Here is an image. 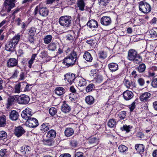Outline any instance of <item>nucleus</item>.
I'll return each instance as SVG.
<instances>
[{
    "label": "nucleus",
    "instance_id": "obj_1",
    "mask_svg": "<svg viewBox=\"0 0 157 157\" xmlns=\"http://www.w3.org/2000/svg\"><path fill=\"white\" fill-rule=\"evenodd\" d=\"M78 59L77 53L74 50H73L64 58L63 63L67 67H71L75 64Z\"/></svg>",
    "mask_w": 157,
    "mask_h": 157
},
{
    "label": "nucleus",
    "instance_id": "obj_2",
    "mask_svg": "<svg viewBox=\"0 0 157 157\" xmlns=\"http://www.w3.org/2000/svg\"><path fill=\"white\" fill-rule=\"evenodd\" d=\"M127 59L131 61H133L136 64H139L142 60L141 57L138 54L136 51L133 49H130L128 52Z\"/></svg>",
    "mask_w": 157,
    "mask_h": 157
},
{
    "label": "nucleus",
    "instance_id": "obj_3",
    "mask_svg": "<svg viewBox=\"0 0 157 157\" xmlns=\"http://www.w3.org/2000/svg\"><path fill=\"white\" fill-rule=\"evenodd\" d=\"M59 24L65 28H69L72 24V18L69 16L61 17L59 20Z\"/></svg>",
    "mask_w": 157,
    "mask_h": 157
},
{
    "label": "nucleus",
    "instance_id": "obj_4",
    "mask_svg": "<svg viewBox=\"0 0 157 157\" xmlns=\"http://www.w3.org/2000/svg\"><path fill=\"white\" fill-rule=\"evenodd\" d=\"M139 9L143 13H147L151 11V7L149 4L144 1H142L140 3Z\"/></svg>",
    "mask_w": 157,
    "mask_h": 157
},
{
    "label": "nucleus",
    "instance_id": "obj_5",
    "mask_svg": "<svg viewBox=\"0 0 157 157\" xmlns=\"http://www.w3.org/2000/svg\"><path fill=\"white\" fill-rule=\"evenodd\" d=\"M30 100V98L28 96L22 94L18 97L17 100L19 104L26 105L29 103Z\"/></svg>",
    "mask_w": 157,
    "mask_h": 157
},
{
    "label": "nucleus",
    "instance_id": "obj_6",
    "mask_svg": "<svg viewBox=\"0 0 157 157\" xmlns=\"http://www.w3.org/2000/svg\"><path fill=\"white\" fill-rule=\"evenodd\" d=\"M64 79L68 84H71L74 81L76 78L75 75V74L71 73H68L66 74H65L64 76Z\"/></svg>",
    "mask_w": 157,
    "mask_h": 157
},
{
    "label": "nucleus",
    "instance_id": "obj_7",
    "mask_svg": "<svg viewBox=\"0 0 157 157\" xmlns=\"http://www.w3.org/2000/svg\"><path fill=\"white\" fill-rule=\"evenodd\" d=\"M26 124L30 128H35L38 126L39 124L38 120L35 118L31 117L26 119Z\"/></svg>",
    "mask_w": 157,
    "mask_h": 157
},
{
    "label": "nucleus",
    "instance_id": "obj_8",
    "mask_svg": "<svg viewBox=\"0 0 157 157\" xmlns=\"http://www.w3.org/2000/svg\"><path fill=\"white\" fill-rule=\"evenodd\" d=\"M33 114L32 110L28 108H27L23 111L21 114V116L23 119L26 120L30 118Z\"/></svg>",
    "mask_w": 157,
    "mask_h": 157
},
{
    "label": "nucleus",
    "instance_id": "obj_9",
    "mask_svg": "<svg viewBox=\"0 0 157 157\" xmlns=\"http://www.w3.org/2000/svg\"><path fill=\"white\" fill-rule=\"evenodd\" d=\"M25 132L24 129L22 127L20 126L15 128L14 134L16 136L19 137L23 135Z\"/></svg>",
    "mask_w": 157,
    "mask_h": 157
},
{
    "label": "nucleus",
    "instance_id": "obj_10",
    "mask_svg": "<svg viewBox=\"0 0 157 157\" xmlns=\"http://www.w3.org/2000/svg\"><path fill=\"white\" fill-rule=\"evenodd\" d=\"M112 21L110 17L108 16H103L101 19V23L102 25L107 26L111 23Z\"/></svg>",
    "mask_w": 157,
    "mask_h": 157
},
{
    "label": "nucleus",
    "instance_id": "obj_11",
    "mask_svg": "<svg viewBox=\"0 0 157 157\" xmlns=\"http://www.w3.org/2000/svg\"><path fill=\"white\" fill-rule=\"evenodd\" d=\"M7 63L8 67H12L17 65L18 61L15 58H10L8 60Z\"/></svg>",
    "mask_w": 157,
    "mask_h": 157
},
{
    "label": "nucleus",
    "instance_id": "obj_12",
    "mask_svg": "<svg viewBox=\"0 0 157 157\" xmlns=\"http://www.w3.org/2000/svg\"><path fill=\"white\" fill-rule=\"evenodd\" d=\"M17 2V0H6L5 5L7 4L8 5V8L7 10V12H10L11 9L13 8L15 6V3Z\"/></svg>",
    "mask_w": 157,
    "mask_h": 157
},
{
    "label": "nucleus",
    "instance_id": "obj_13",
    "mask_svg": "<svg viewBox=\"0 0 157 157\" xmlns=\"http://www.w3.org/2000/svg\"><path fill=\"white\" fill-rule=\"evenodd\" d=\"M151 96V94L148 92L143 93L140 96V100L141 101L145 102L149 100Z\"/></svg>",
    "mask_w": 157,
    "mask_h": 157
},
{
    "label": "nucleus",
    "instance_id": "obj_14",
    "mask_svg": "<svg viewBox=\"0 0 157 157\" xmlns=\"http://www.w3.org/2000/svg\"><path fill=\"white\" fill-rule=\"evenodd\" d=\"M124 99L126 100H129L131 99L133 97V93L131 91L126 90L123 93Z\"/></svg>",
    "mask_w": 157,
    "mask_h": 157
},
{
    "label": "nucleus",
    "instance_id": "obj_15",
    "mask_svg": "<svg viewBox=\"0 0 157 157\" xmlns=\"http://www.w3.org/2000/svg\"><path fill=\"white\" fill-rule=\"evenodd\" d=\"M19 116L18 113L16 110H13L11 111L10 114V118L13 121L17 120Z\"/></svg>",
    "mask_w": 157,
    "mask_h": 157
},
{
    "label": "nucleus",
    "instance_id": "obj_16",
    "mask_svg": "<svg viewBox=\"0 0 157 157\" xmlns=\"http://www.w3.org/2000/svg\"><path fill=\"white\" fill-rule=\"evenodd\" d=\"M87 25L90 28H96L98 27L97 22L95 20H91L89 21L87 24Z\"/></svg>",
    "mask_w": 157,
    "mask_h": 157
},
{
    "label": "nucleus",
    "instance_id": "obj_17",
    "mask_svg": "<svg viewBox=\"0 0 157 157\" xmlns=\"http://www.w3.org/2000/svg\"><path fill=\"white\" fill-rule=\"evenodd\" d=\"M21 37L20 35L18 33L14 36L10 41L13 44L16 46L19 40Z\"/></svg>",
    "mask_w": 157,
    "mask_h": 157
},
{
    "label": "nucleus",
    "instance_id": "obj_18",
    "mask_svg": "<svg viewBox=\"0 0 157 157\" xmlns=\"http://www.w3.org/2000/svg\"><path fill=\"white\" fill-rule=\"evenodd\" d=\"M108 66L109 69L112 72L116 71L118 68V65L117 64L114 63H109Z\"/></svg>",
    "mask_w": 157,
    "mask_h": 157
},
{
    "label": "nucleus",
    "instance_id": "obj_19",
    "mask_svg": "<svg viewBox=\"0 0 157 157\" xmlns=\"http://www.w3.org/2000/svg\"><path fill=\"white\" fill-rule=\"evenodd\" d=\"M39 12V14L43 17L47 16L48 13V11L46 8L41 7L40 8Z\"/></svg>",
    "mask_w": 157,
    "mask_h": 157
},
{
    "label": "nucleus",
    "instance_id": "obj_20",
    "mask_svg": "<svg viewBox=\"0 0 157 157\" xmlns=\"http://www.w3.org/2000/svg\"><path fill=\"white\" fill-rule=\"evenodd\" d=\"M71 110L70 107L66 104H64L61 107V110L64 113H68Z\"/></svg>",
    "mask_w": 157,
    "mask_h": 157
},
{
    "label": "nucleus",
    "instance_id": "obj_21",
    "mask_svg": "<svg viewBox=\"0 0 157 157\" xmlns=\"http://www.w3.org/2000/svg\"><path fill=\"white\" fill-rule=\"evenodd\" d=\"M50 125L47 123H43L40 126V130L43 132H46L49 129Z\"/></svg>",
    "mask_w": 157,
    "mask_h": 157
},
{
    "label": "nucleus",
    "instance_id": "obj_22",
    "mask_svg": "<svg viewBox=\"0 0 157 157\" xmlns=\"http://www.w3.org/2000/svg\"><path fill=\"white\" fill-rule=\"evenodd\" d=\"M83 57L86 60L89 62H91L93 59V58L90 54L87 52H85L83 56Z\"/></svg>",
    "mask_w": 157,
    "mask_h": 157
},
{
    "label": "nucleus",
    "instance_id": "obj_23",
    "mask_svg": "<svg viewBox=\"0 0 157 157\" xmlns=\"http://www.w3.org/2000/svg\"><path fill=\"white\" fill-rule=\"evenodd\" d=\"M55 93L58 95L60 96L65 93L64 89L62 87H57L55 90Z\"/></svg>",
    "mask_w": 157,
    "mask_h": 157
},
{
    "label": "nucleus",
    "instance_id": "obj_24",
    "mask_svg": "<svg viewBox=\"0 0 157 157\" xmlns=\"http://www.w3.org/2000/svg\"><path fill=\"white\" fill-rule=\"evenodd\" d=\"M99 142V138L95 137L90 138L89 140V142L90 144H92L93 146H94L98 144Z\"/></svg>",
    "mask_w": 157,
    "mask_h": 157
},
{
    "label": "nucleus",
    "instance_id": "obj_25",
    "mask_svg": "<svg viewBox=\"0 0 157 157\" xmlns=\"http://www.w3.org/2000/svg\"><path fill=\"white\" fill-rule=\"evenodd\" d=\"M78 85L80 87L85 86L87 82L85 79L82 77H78Z\"/></svg>",
    "mask_w": 157,
    "mask_h": 157
},
{
    "label": "nucleus",
    "instance_id": "obj_26",
    "mask_svg": "<svg viewBox=\"0 0 157 157\" xmlns=\"http://www.w3.org/2000/svg\"><path fill=\"white\" fill-rule=\"evenodd\" d=\"M77 6L79 9L81 11H83L84 10L85 4L83 0H78L77 2Z\"/></svg>",
    "mask_w": 157,
    "mask_h": 157
},
{
    "label": "nucleus",
    "instance_id": "obj_27",
    "mask_svg": "<svg viewBox=\"0 0 157 157\" xmlns=\"http://www.w3.org/2000/svg\"><path fill=\"white\" fill-rule=\"evenodd\" d=\"M56 135V132L53 129H51L48 132L46 136L48 138L53 139L55 138Z\"/></svg>",
    "mask_w": 157,
    "mask_h": 157
},
{
    "label": "nucleus",
    "instance_id": "obj_28",
    "mask_svg": "<svg viewBox=\"0 0 157 157\" xmlns=\"http://www.w3.org/2000/svg\"><path fill=\"white\" fill-rule=\"evenodd\" d=\"M74 133V131L72 128H67L66 129L64 133L65 136L67 137H69L71 136Z\"/></svg>",
    "mask_w": 157,
    "mask_h": 157
},
{
    "label": "nucleus",
    "instance_id": "obj_29",
    "mask_svg": "<svg viewBox=\"0 0 157 157\" xmlns=\"http://www.w3.org/2000/svg\"><path fill=\"white\" fill-rule=\"evenodd\" d=\"M15 47V46L10 41L5 46L6 50L10 52L13 51Z\"/></svg>",
    "mask_w": 157,
    "mask_h": 157
},
{
    "label": "nucleus",
    "instance_id": "obj_30",
    "mask_svg": "<svg viewBox=\"0 0 157 157\" xmlns=\"http://www.w3.org/2000/svg\"><path fill=\"white\" fill-rule=\"evenodd\" d=\"M15 100L14 97L13 96H10L7 100L6 104V108L8 109L10 106L12 105Z\"/></svg>",
    "mask_w": 157,
    "mask_h": 157
},
{
    "label": "nucleus",
    "instance_id": "obj_31",
    "mask_svg": "<svg viewBox=\"0 0 157 157\" xmlns=\"http://www.w3.org/2000/svg\"><path fill=\"white\" fill-rule=\"evenodd\" d=\"M30 150L29 146H23L21 147V151L24 155L28 154Z\"/></svg>",
    "mask_w": 157,
    "mask_h": 157
},
{
    "label": "nucleus",
    "instance_id": "obj_32",
    "mask_svg": "<svg viewBox=\"0 0 157 157\" xmlns=\"http://www.w3.org/2000/svg\"><path fill=\"white\" fill-rule=\"evenodd\" d=\"M135 148L139 153L143 152L144 150L145 146L143 144H137L135 145Z\"/></svg>",
    "mask_w": 157,
    "mask_h": 157
},
{
    "label": "nucleus",
    "instance_id": "obj_33",
    "mask_svg": "<svg viewBox=\"0 0 157 157\" xmlns=\"http://www.w3.org/2000/svg\"><path fill=\"white\" fill-rule=\"evenodd\" d=\"M85 100L86 102L89 105L93 104L94 101V98L91 96H88L86 97Z\"/></svg>",
    "mask_w": 157,
    "mask_h": 157
},
{
    "label": "nucleus",
    "instance_id": "obj_34",
    "mask_svg": "<svg viewBox=\"0 0 157 157\" xmlns=\"http://www.w3.org/2000/svg\"><path fill=\"white\" fill-rule=\"evenodd\" d=\"M149 33V36L151 38L154 40L157 39V33L154 29H152L150 31Z\"/></svg>",
    "mask_w": 157,
    "mask_h": 157
},
{
    "label": "nucleus",
    "instance_id": "obj_35",
    "mask_svg": "<svg viewBox=\"0 0 157 157\" xmlns=\"http://www.w3.org/2000/svg\"><path fill=\"white\" fill-rule=\"evenodd\" d=\"M57 44L55 43H50L48 46V48L50 51H54L56 49Z\"/></svg>",
    "mask_w": 157,
    "mask_h": 157
},
{
    "label": "nucleus",
    "instance_id": "obj_36",
    "mask_svg": "<svg viewBox=\"0 0 157 157\" xmlns=\"http://www.w3.org/2000/svg\"><path fill=\"white\" fill-rule=\"evenodd\" d=\"M28 35L30 36H34L36 33V29L34 27H31L28 30Z\"/></svg>",
    "mask_w": 157,
    "mask_h": 157
},
{
    "label": "nucleus",
    "instance_id": "obj_37",
    "mask_svg": "<svg viewBox=\"0 0 157 157\" xmlns=\"http://www.w3.org/2000/svg\"><path fill=\"white\" fill-rule=\"evenodd\" d=\"M116 121L113 119H110L108 123V126L111 128L114 127L116 126Z\"/></svg>",
    "mask_w": 157,
    "mask_h": 157
},
{
    "label": "nucleus",
    "instance_id": "obj_38",
    "mask_svg": "<svg viewBox=\"0 0 157 157\" xmlns=\"http://www.w3.org/2000/svg\"><path fill=\"white\" fill-rule=\"evenodd\" d=\"M52 39V36L50 35H47L45 36L44 39V43L46 44H48L50 43Z\"/></svg>",
    "mask_w": 157,
    "mask_h": 157
},
{
    "label": "nucleus",
    "instance_id": "obj_39",
    "mask_svg": "<svg viewBox=\"0 0 157 157\" xmlns=\"http://www.w3.org/2000/svg\"><path fill=\"white\" fill-rule=\"evenodd\" d=\"M131 127L130 125H124L121 128V130L122 131H125L127 132H129L130 131Z\"/></svg>",
    "mask_w": 157,
    "mask_h": 157
},
{
    "label": "nucleus",
    "instance_id": "obj_40",
    "mask_svg": "<svg viewBox=\"0 0 157 157\" xmlns=\"http://www.w3.org/2000/svg\"><path fill=\"white\" fill-rule=\"evenodd\" d=\"M98 55L100 58L103 59H105L107 56L106 52L102 51L99 52Z\"/></svg>",
    "mask_w": 157,
    "mask_h": 157
},
{
    "label": "nucleus",
    "instance_id": "obj_41",
    "mask_svg": "<svg viewBox=\"0 0 157 157\" xmlns=\"http://www.w3.org/2000/svg\"><path fill=\"white\" fill-rule=\"evenodd\" d=\"M145 69V65L144 63H142L140 65L138 68V71L140 73H142L144 72Z\"/></svg>",
    "mask_w": 157,
    "mask_h": 157
},
{
    "label": "nucleus",
    "instance_id": "obj_42",
    "mask_svg": "<svg viewBox=\"0 0 157 157\" xmlns=\"http://www.w3.org/2000/svg\"><path fill=\"white\" fill-rule=\"evenodd\" d=\"M110 0H99V4L101 6L105 7L108 4Z\"/></svg>",
    "mask_w": 157,
    "mask_h": 157
},
{
    "label": "nucleus",
    "instance_id": "obj_43",
    "mask_svg": "<svg viewBox=\"0 0 157 157\" xmlns=\"http://www.w3.org/2000/svg\"><path fill=\"white\" fill-rule=\"evenodd\" d=\"M94 88V85L93 84H89L86 87V92H88L92 91Z\"/></svg>",
    "mask_w": 157,
    "mask_h": 157
},
{
    "label": "nucleus",
    "instance_id": "obj_44",
    "mask_svg": "<svg viewBox=\"0 0 157 157\" xmlns=\"http://www.w3.org/2000/svg\"><path fill=\"white\" fill-rule=\"evenodd\" d=\"M57 112V109L55 107H52L49 109V113L52 116H53L55 115Z\"/></svg>",
    "mask_w": 157,
    "mask_h": 157
},
{
    "label": "nucleus",
    "instance_id": "obj_45",
    "mask_svg": "<svg viewBox=\"0 0 157 157\" xmlns=\"http://www.w3.org/2000/svg\"><path fill=\"white\" fill-rule=\"evenodd\" d=\"M7 134L6 132L4 131H0V139L3 140L6 138Z\"/></svg>",
    "mask_w": 157,
    "mask_h": 157
},
{
    "label": "nucleus",
    "instance_id": "obj_46",
    "mask_svg": "<svg viewBox=\"0 0 157 157\" xmlns=\"http://www.w3.org/2000/svg\"><path fill=\"white\" fill-rule=\"evenodd\" d=\"M118 149L121 152H124L127 150L128 148L124 145H121L119 147Z\"/></svg>",
    "mask_w": 157,
    "mask_h": 157
},
{
    "label": "nucleus",
    "instance_id": "obj_47",
    "mask_svg": "<svg viewBox=\"0 0 157 157\" xmlns=\"http://www.w3.org/2000/svg\"><path fill=\"white\" fill-rule=\"evenodd\" d=\"M94 79L98 83L101 82L103 80L102 76L100 75H98L96 76L95 77Z\"/></svg>",
    "mask_w": 157,
    "mask_h": 157
},
{
    "label": "nucleus",
    "instance_id": "obj_48",
    "mask_svg": "<svg viewBox=\"0 0 157 157\" xmlns=\"http://www.w3.org/2000/svg\"><path fill=\"white\" fill-rule=\"evenodd\" d=\"M124 83L128 88H130L131 86V83L130 81L126 78H125L124 81Z\"/></svg>",
    "mask_w": 157,
    "mask_h": 157
},
{
    "label": "nucleus",
    "instance_id": "obj_49",
    "mask_svg": "<svg viewBox=\"0 0 157 157\" xmlns=\"http://www.w3.org/2000/svg\"><path fill=\"white\" fill-rule=\"evenodd\" d=\"M5 116L4 117H0V126L2 127L4 126L6 123V119L5 117Z\"/></svg>",
    "mask_w": 157,
    "mask_h": 157
},
{
    "label": "nucleus",
    "instance_id": "obj_50",
    "mask_svg": "<svg viewBox=\"0 0 157 157\" xmlns=\"http://www.w3.org/2000/svg\"><path fill=\"white\" fill-rule=\"evenodd\" d=\"M21 90V88L18 84H16L14 87V92L16 93H19Z\"/></svg>",
    "mask_w": 157,
    "mask_h": 157
},
{
    "label": "nucleus",
    "instance_id": "obj_51",
    "mask_svg": "<svg viewBox=\"0 0 157 157\" xmlns=\"http://www.w3.org/2000/svg\"><path fill=\"white\" fill-rule=\"evenodd\" d=\"M119 118L120 119H124L126 116V112L125 111H122L119 113Z\"/></svg>",
    "mask_w": 157,
    "mask_h": 157
},
{
    "label": "nucleus",
    "instance_id": "obj_52",
    "mask_svg": "<svg viewBox=\"0 0 157 157\" xmlns=\"http://www.w3.org/2000/svg\"><path fill=\"white\" fill-rule=\"evenodd\" d=\"M151 85L153 88H157V78L152 79L151 82Z\"/></svg>",
    "mask_w": 157,
    "mask_h": 157
},
{
    "label": "nucleus",
    "instance_id": "obj_53",
    "mask_svg": "<svg viewBox=\"0 0 157 157\" xmlns=\"http://www.w3.org/2000/svg\"><path fill=\"white\" fill-rule=\"evenodd\" d=\"M66 37L67 40H68L71 42L74 39V37L72 35L70 34L67 35Z\"/></svg>",
    "mask_w": 157,
    "mask_h": 157
},
{
    "label": "nucleus",
    "instance_id": "obj_54",
    "mask_svg": "<svg viewBox=\"0 0 157 157\" xmlns=\"http://www.w3.org/2000/svg\"><path fill=\"white\" fill-rule=\"evenodd\" d=\"M44 144L47 145L51 146L52 144V141L49 139L44 140Z\"/></svg>",
    "mask_w": 157,
    "mask_h": 157
},
{
    "label": "nucleus",
    "instance_id": "obj_55",
    "mask_svg": "<svg viewBox=\"0 0 157 157\" xmlns=\"http://www.w3.org/2000/svg\"><path fill=\"white\" fill-rule=\"evenodd\" d=\"M47 56L48 52L45 50L43 51L40 53V56L42 58L47 57Z\"/></svg>",
    "mask_w": 157,
    "mask_h": 157
},
{
    "label": "nucleus",
    "instance_id": "obj_56",
    "mask_svg": "<svg viewBox=\"0 0 157 157\" xmlns=\"http://www.w3.org/2000/svg\"><path fill=\"white\" fill-rule=\"evenodd\" d=\"M26 77L25 73L23 72H21L19 75V79L21 80H24Z\"/></svg>",
    "mask_w": 157,
    "mask_h": 157
},
{
    "label": "nucleus",
    "instance_id": "obj_57",
    "mask_svg": "<svg viewBox=\"0 0 157 157\" xmlns=\"http://www.w3.org/2000/svg\"><path fill=\"white\" fill-rule=\"evenodd\" d=\"M136 135L138 137L140 138L141 139H143L144 137V134L141 132H137Z\"/></svg>",
    "mask_w": 157,
    "mask_h": 157
},
{
    "label": "nucleus",
    "instance_id": "obj_58",
    "mask_svg": "<svg viewBox=\"0 0 157 157\" xmlns=\"http://www.w3.org/2000/svg\"><path fill=\"white\" fill-rule=\"evenodd\" d=\"M136 102L135 101L133 102L132 104L129 105V108L130 109V111H132L133 109L135 108Z\"/></svg>",
    "mask_w": 157,
    "mask_h": 157
},
{
    "label": "nucleus",
    "instance_id": "obj_59",
    "mask_svg": "<svg viewBox=\"0 0 157 157\" xmlns=\"http://www.w3.org/2000/svg\"><path fill=\"white\" fill-rule=\"evenodd\" d=\"M138 82L139 84L141 86H143L145 83L144 80L142 78H140L138 79Z\"/></svg>",
    "mask_w": 157,
    "mask_h": 157
},
{
    "label": "nucleus",
    "instance_id": "obj_60",
    "mask_svg": "<svg viewBox=\"0 0 157 157\" xmlns=\"http://www.w3.org/2000/svg\"><path fill=\"white\" fill-rule=\"evenodd\" d=\"M86 43L91 47H93L94 46L95 43L93 40H89L86 41Z\"/></svg>",
    "mask_w": 157,
    "mask_h": 157
},
{
    "label": "nucleus",
    "instance_id": "obj_61",
    "mask_svg": "<svg viewBox=\"0 0 157 157\" xmlns=\"http://www.w3.org/2000/svg\"><path fill=\"white\" fill-rule=\"evenodd\" d=\"M98 75L96 70H92L90 74V76H93L94 78L96 76Z\"/></svg>",
    "mask_w": 157,
    "mask_h": 157
},
{
    "label": "nucleus",
    "instance_id": "obj_62",
    "mask_svg": "<svg viewBox=\"0 0 157 157\" xmlns=\"http://www.w3.org/2000/svg\"><path fill=\"white\" fill-rule=\"evenodd\" d=\"M63 48L60 47L57 52V55H62L63 53Z\"/></svg>",
    "mask_w": 157,
    "mask_h": 157
},
{
    "label": "nucleus",
    "instance_id": "obj_63",
    "mask_svg": "<svg viewBox=\"0 0 157 157\" xmlns=\"http://www.w3.org/2000/svg\"><path fill=\"white\" fill-rule=\"evenodd\" d=\"M19 72V71L17 70H15L14 73L12 76L14 78L17 77Z\"/></svg>",
    "mask_w": 157,
    "mask_h": 157
},
{
    "label": "nucleus",
    "instance_id": "obj_64",
    "mask_svg": "<svg viewBox=\"0 0 157 157\" xmlns=\"http://www.w3.org/2000/svg\"><path fill=\"white\" fill-rule=\"evenodd\" d=\"M83 153L80 152H77L76 153L75 157H83Z\"/></svg>",
    "mask_w": 157,
    "mask_h": 157
}]
</instances>
